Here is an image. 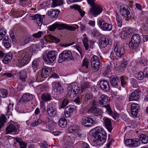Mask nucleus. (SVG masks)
<instances>
[{"label":"nucleus","instance_id":"obj_61","mask_svg":"<svg viewBox=\"0 0 148 148\" xmlns=\"http://www.w3.org/2000/svg\"><path fill=\"white\" fill-rule=\"evenodd\" d=\"M5 117L4 115H1L0 118V123L4 125L5 123Z\"/></svg>","mask_w":148,"mask_h":148},{"label":"nucleus","instance_id":"obj_27","mask_svg":"<svg viewBox=\"0 0 148 148\" xmlns=\"http://www.w3.org/2000/svg\"><path fill=\"white\" fill-rule=\"evenodd\" d=\"M79 126L76 125H72L70 126L68 129L69 131L70 132L73 133L79 132Z\"/></svg>","mask_w":148,"mask_h":148},{"label":"nucleus","instance_id":"obj_34","mask_svg":"<svg viewBox=\"0 0 148 148\" xmlns=\"http://www.w3.org/2000/svg\"><path fill=\"white\" fill-rule=\"evenodd\" d=\"M131 40L139 44L140 42V36L137 34H134L132 36Z\"/></svg>","mask_w":148,"mask_h":148},{"label":"nucleus","instance_id":"obj_53","mask_svg":"<svg viewBox=\"0 0 148 148\" xmlns=\"http://www.w3.org/2000/svg\"><path fill=\"white\" fill-rule=\"evenodd\" d=\"M11 40L3 42V44L4 47L6 48H8L11 46Z\"/></svg>","mask_w":148,"mask_h":148},{"label":"nucleus","instance_id":"obj_10","mask_svg":"<svg viewBox=\"0 0 148 148\" xmlns=\"http://www.w3.org/2000/svg\"><path fill=\"white\" fill-rule=\"evenodd\" d=\"M102 8L99 5L96 4L91 6L90 9V14L96 16L102 12Z\"/></svg>","mask_w":148,"mask_h":148},{"label":"nucleus","instance_id":"obj_59","mask_svg":"<svg viewBox=\"0 0 148 148\" xmlns=\"http://www.w3.org/2000/svg\"><path fill=\"white\" fill-rule=\"evenodd\" d=\"M66 111H67V110H69L70 111H74L76 110L75 106L73 105H71L68 106L65 108Z\"/></svg>","mask_w":148,"mask_h":148},{"label":"nucleus","instance_id":"obj_51","mask_svg":"<svg viewBox=\"0 0 148 148\" xmlns=\"http://www.w3.org/2000/svg\"><path fill=\"white\" fill-rule=\"evenodd\" d=\"M79 144L81 145V147L82 148H90V147L88 144L83 142L80 141L79 142Z\"/></svg>","mask_w":148,"mask_h":148},{"label":"nucleus","instance_id":"obj_22","mask_svg":"<svg viewBox=\"0 0 148 148\" xmlns=\"http://www.w3.org/2000/svg\"><path fill=\"white\" fill-rule=\"evenodd\" d=\"M108 101L107 96L105 95H102L99 99V103L101 105L106 104Z\"/></svg>","mask_w":148,"mask_h":148},{"label":"nucleus","instance_id":"obj_43","mask_svg":"<svg viewBox=\"0 0 148 148\" xmlns=\"http://www.w3.org/2000/svg\"><path fill=\"white\" fill-rule=\"evenodd\" d=\"M8 94V90L4 89L0 90V95L3 97H5Z\"/></svg>","mask_w":148,"mask_h":148},{"label":"nucleus","instance_id":"obj_47","mask_svg":"<svg viewBox=\"0 0 148 148\" xmlns=\"http://www.w3.org/2000/svg\"><path fill=\"white\" fill-rule=\"evenodd\" d=\"M97 61H98V62L99 61V58L97 56H94L91 59V64H94L95 62H97Z\"/></svg>","mask_w":148,"mask_h":148},{"label":"nucleus","instance_id":"obj_54","mask_svg":"<svg viewBox=\"0 0 148 148\" xmlns=\"http://www.w3.org/2000/svg\"><path fill=\"white\" fill-rule=\"evenodd\" d=\"M42 34V33L41 31H39L36 33L33 34V36L36 38H40Z\"/></svg>","mask_w":148,"mask_h":148},{"label":"nucleus","instance_id":"obj_56","mask_svg":"<svg viewBox=\"0 0 148 148\" xmlns=\"http://www.w3.org/2000/svg\"><path fill=\"white\" fill-rule=\"evenodd\" d=\"M69 102V100L67 98H65L63 101L61 105L62 108H64L66 106Z\"/></svg>","mask_w":148,"mask_h":148},{"label":"nucleus","instance_id":"obj_7","mask_svg":"<svg viewBox=\"0 0 148 148\" xmlns=\"http://www.w3.org/2000/svg\"><path fill=\"white\" fill-rule=\"evenodd\" d=\"M114 51L115 55L119 58H123L125 55L124 48L122 45L116 44L114 48Z\"/></svg>","mask_w":148,"mask_h":148},{"label":"nucleus","instance_id":"obj_63","mask_svg":"<svg viewBox=\"0 0 148 148\" xmlns=\"http://www.w3.org/2000/svg\"><path fill=\"white\" fill-rule=\"evenodd\" d=\"M76 27H75L71 26L66 25V29L71 31H74L75 30Z\"/></svg>","mask_w":148,"mask_h":148},{"label":"nucleus","instance_id":"obj_46","mask_svg":"<svg viewBox=\"0 0 148 148\" xmlns=\"http://www.w3.org/2000/svg\"><path fill=\"white\" fill-rule=\"evenodd\" d=\"M121 82V85L122 86H124L127 84V82L126 81V78L123 76H122L120 77Z\"/></svg>","mask_w":148,"mask_h":148},{"label":"nucleus","instance_id":"obj_62","mask_svg":"<svg viewBox=\"0 0 148 148\" xmlns=\"http://www.w3.org/2000/svg\"><path fill=\"white\" fill-rule=\"evenodd\" d=\"M143 74V77H148V67H146L144 69Z\"/></svg>","mask_w":148,"mask_h":148},{"label":"nucleus","instance_id":"obj_14","mask_svg":"<svg viewBox=\"0 0 148 148\" xmlns=\"http://www.w3.org/2000/svg\"><path fill=\"white\" fill-rule=\"evenodd\" d=\"M32 99V95L29 93H26L24 94L21 98L19 102L22 103L27 102Z\"/></svg>","mask_w":148,"mask_h":148},{"label":"nucleus","instance_id":"obj_2","mask_svg":"<svg viewBox=\"0 0 148 148\" xmlns=\"http://www.w3.org/2000/svg\"><path fill=\"white\" fill-rule=\"evenodd\" d=\"M93 136L94 141L97 145H102L106 140L107 134L103 128H99L96 130Z\"/></svg>","mask_w":148,"mask_h":148},{"label":"nucleus","instance_id":"obj_32","mask_svg":"<svg viewBox=\"0 0 148 148\" xmlns=\"http://www.w3.org/2000/svg\"><path fill=\"white\" fill-rule=\"evenodd\" d=\"M81 90L82 92L86 91L88 88L90 87V84L89 82H85L81 85Z\"/></svg>","mask_w":148,"mask_h":148},{"label":"nucleus","instance_id":"obj_1","mask_svg":"<svg viewBox=\"0 0 148 148\" xmlns=\"http://www.w3.org/2000/svg\"><path fill=\"white\" fill-rule=\"evenodd\" d=\"M36 49V45H32L24 50L19 51L16 56L18 63L20 67L27 64L30 61L32 55L35 52Z\"/></svg>","mask_w":148,"mask_h":148},{"label":"nucleus","instance_id":"obj_4","mask_svg":"<svg viewBox=\"0 0 148 148\" xmlns=\"http://www.w3.org/2000/svg\"><path fill=\"white\" fill-rule=\"evenodd\" d=\"M120 12L122 16H123L125 20L128 21L131 19L132 16L130 8L127 6L120 7Z\"/></svg>","mask_w":148,"mask_h":148},{"label":"nucleus","instance_id":"obj_26","mask_svg":"<svg viewBox=\"0 0 148 148\" xmlns=\"http://www.w3.org/2000/svg\"><path fill=\"white\" fill-rule=\"evenodd\" d=\"M60 12L59 10L58 9L51 10L48 12V15L52 18H56L57 17Z\"/></svg>","mask_w":148,"mask_h":148},{"label":"nucleus","instance_id":"obj_39","mask_svg":"<svg viewBox=\"0 0 148 148\" xmlns=\"http://www.w3.org/2000/svg\"><path fill=\"white\" fill-rule=\"evenodd\" d=\"M88 39L86 37H84L82 40V42L84 45L86 50H87L88 49L89 47V45L88 43Z\"/></svg>","mask_w":148,"mask_h":148},{"label":"nucleus","instance_id":"obj_58","mask_svg":"<svg viewBox=\"0 0 148 148\" xmlns=\"http://www.w3.org/2000/svg\"><path fill=\"white\" fill-rule=\"evenodd\" d=\"M48 38L51 40H54L56 42H59L60 41L59 39L51 35L49 36Z\"/></svg>","mask_w":148,"mask_h":148},{"label":"nucleus","instance_id":"obj_52","mask_svg":"<svg viewBox=\"0 0 148 148\" xmlns=\"http://www.w3.org/2000/svg\"><path fill=\"white\" fill-rule=\"evenodd\" d=\"M127 62L126 60H124L122 61L120 65V67L123 69H125L127 66Z\"/></svg>","mask_w":148,"mask_h":148},{"label":"nucleus","instance_id":"obj_50","mask_svg":"<svg viewBox=\"0 0 148 148\" xmlns=\"http://www.w3.org/2000/svg\"><path fill=\"white\" fill-rule=\"evenodd\" d=\"M13 105V104H9L7 107V111H12L15 110L17 111L15 107L14 108Z\"/></svg>","mask_w":148,"mask_h":148},{"label":"nucleus","instance_id":"obj_45","mask_svg":"<svg viewBox=\"0 0 148 148\" xmlns=\"http://www.w3.org/2000/svg\"><path fill=\"white\" fill-rule=\"evenodd\" d=\"M6 32L4 29H0V40H2L3 38L6 34Z\"/></svg>","mask_w":148,"mask_h":148},{"label":"nucleus","instance_id":"obj_3","mask_svg":"<svg viewBox=\"0 0 148 148\" xmlns=\"http://www.w3.org/2000/svg\"><path fill=\"white\" fill-rule=\"evenodd\" d=\"M74 59L72 54L70 51L65 50L60 54L58 61L59 63H62L64 61L73 60Z\"/></svg>","mask_w":148,"mask_h":148},{"label":"nucleus","instance_id":"obj_25","mask_svg":"<svg viewBox=\"0 0 148 148\" xmlns=\"http://www.w3.org/2000/svg\"><path fill=\"white\" fill-rule=\"evenodd\" d=\"M92 97V96L88 93L86 92L84 93L81 96V100L83 103H85Z\"/></svg>","mask_w":148,"mask_h":148},{"label":"nucleus","instance_id":"obj_31","mask_svg":"<svg viewBox=\"0 0 148 148\" xmlns=\"http://www.w3.org/2000/svg\"><path fill=\"white\" fill-rule=\"evenodd\" d=\"M27 76L26 72L24 71H21L20 73V79L23 82H25Z\"/></svg>","mask_w":148,"mask_h":148},{"label":"nucleus","instance_id":"obj_15","mask_svg":"<svg viewBox=\"0 0 148 148\" xmlns=\"http://www.w3.org/2000/svg\"><path fill=\"white\" fill-rule=\"evenodd\" d=\"M139 93L138 90H135L129 96V101H137L140 97Z\"/></svg>","mask_w":148,"mask_h":148},{"label":"nucleus","instance_id":"obj_23","mask_svg":"<svg viewBox=\"0 0 148 148\" xmlns=\"http://www.w3.org/2000/svg\"><path fill=\"white\" fill-rule=\"evenodd\" d=\"M17 131V128L13 125L10 124L6 128V134H8L11 132H15Z\"/></svg>","mask_w":148,"mask_h":148},{"label":"nucleus","instance_id":"obj_9","mask_svg":"<svg viewBox=\"0 0 148 148\" xmlns=\"http://www.w3.org/2000/svg\"><path fill=\"white\" fill-rule=\"evenodd\" d=\"M53 89L57 95L62 94L64 92V89L59 82H54L52 83Z\"/></svg>","mask_w":148,"mask_h":148},{"label":"nucleus","instance_id":"obj_11","mask_svg":"<svg viewBox=\"0 0 148 148\" xmlns=\"http://www.w3.org/2000/svg\"><path fill=\"white\" fill-rule=\"evenodd\" d=\"M98 84L99 85L101 89L106 92H108L110 90V87L108 81L102 79L98 82Z\"/></svg>","mask_w":148,"mask_h":148},{"label":"nucleus","instance_id":"obj_12","mask_svg":"<svg viewBox=\"0 0 148 148\" xmlns=\"http://www.w3.org/2000/svg\"><path fill=\"white\" fill-rule=\"evenodd\" d=\"M81 123L85 126L90 127L94 125V122L91 118L84 117L81 120Z\"/></svg>","mask_w":148,"mask_h":148},{"label":"nucleus","instance_id":"obj_33","mask_svg":"<svg viewBox=\"0 0 148 148\" xmlns=\"http://www.w3.org/2000/svg\"><path fill=\"white\" fill-rule=\"evenodd\" d=\"M63 4V0H53L52 6L53 7H55L60 6Z\"/></svg>","mask_w":148,"mask_h":148},{"label":"nucleus","instance_id":"obj_19","mask_svg":"<svg viewBox=\"0 0 148 148\" xmlns=\"http://www.w3.org/2000/svg\"><path fill=\"white\" fill-rule=\"evenodd\" d=\"M103 124L109 132H111L112 130V126L111 121L107 118L104 119Z\"/></svg>","mask_w":148,"mask_h":148},{"label":"nucleus","instance_id":"obj_40","mask_svg":"<svg viewBox=\"0 0 148 148\" xmlns=\"http://www.w3.org/2000/svg\"><path fill=\"white\" fill-rule=\"evenodd\" d=\"M67 94L71 98H73L77 94L75 93V92L72 90L71 88L69 87L68 89Z\"/></svg>","mask_w":148,"mask_h":148},{"label":"nucleus","instance_id":"obj_20","mask_svg":"<svg viewBox=\"0 0 148 148\" xmlns=\"http://www.w3.org/2000/svg\"><path fill=\"white\" fill-rule=\"evenodd\" d=\"M110 83L111 85L114 87L118 86V83L120 82L119 79L116 77L112 76L110 79Z\"/></svg>","mask_w":148,"mask_h":148},{"label":"nucleus","instance_id":"obj_38","mask_svg":"<svg viewBox=\"0 0 148 148\" xmlns=\"http://www.w3.org/2000/svg\"><path fill=\"white\" fill-rule=\"evenodd\" d=\"M108 113L115 120H116L119 117V114L116 112H108Z\"/></svg>","mask_w":148,"mask_h":148},{"label":"nucleus","instance_id":"obj_64","mask_svg":"<svg viewBox=\"0 0 148 148\" xmlns=\"http://www.w3.org/2000/svg\"><path fill=\"white\" fill-rule=\"evenodd\" d=\"M65 148H73V143L70 141L67 143Z\"/></svg>","mask_w":148,"mask_h":148},{"label":"nucleus","instance_id":"obj_18","mask_svg":"<svg viewBox=\"0 0 148 148\" xmlns=\"http://www.w3.org/2000/svg\"><path fill=\"white\" fill-rule=\"evenodd\" d=\"M51 71L50 68L48 67L45 66L42 69L41 76L42 77L46 78L49 75Z\"/></svg>","mask_w":148,"mask_h":148},{"label":"nucleus","instance_id":"obj_44","mask_svg":"<svg viewBox=\"0 0 148 148\" xmlns=\"http://www.w3.org/2000/svg\"><path fill=\"white\" fill-rule=\"evenodd\" d=\"M101 33L96 29H93L92 32V35L93 36L98 37L100 35Z\"/></svg>","mask_w":148,"mask_h":148},{"label":"nucleus","instance_id":"obj_42","mask_svg":"<svg viewBox=\"0 0 148 148\" xmlns=\"http://www.w3.org/2000/svg\"><path fill=\"white\" fill-rule=\"evenodd\" d=\"M93 64H91L92 66L93 67L95 71H97L99 69L100 63V61L98 62V61H97V62H95V63Z\"/></svg>","mask_w":148,"mask_h":148},{"label":"nucleus","instance_id":"obj_5","mask_svg":"<svg viewBox=\"0 0 148 148\" xmlns=\"http://www.w3.org/2000/svg\"><path fill=\"white\" fill-rule=\"evenodd\" d=\"M57 53L53 51H49L43 56V58L47 63H51L55 60Z\"/></svg>","mask_w":148,"mask_h":148},{"label":"nucleus","instance_id":"obj_29","mask_svg":"<svg viewBox=\"0 0 148 148\" xmlns=\"http://www.w3.org/2000/svg\"><path fill=\"white\" fill-rule=\"evenodd\" d=\"M139 44V43L135 42L131 40L129 42V47L131 49H134L136 51H137Z\"/></svg>","mask_w":148,"mask_h":148},{"label":"nucleus","instance_id":"obj_30","mask_svg":"<svg viewBox=\"0 0 148 148\" xmlns=\"http://www.w3.org/2000/svg\"><path fill=\"white\" fill-rule=\"evenodd\" d=\"M67 123V121L65 118H61L58 121L59 125L61 127H65Z\"/></svg>","mask_w":148,"mask_h":148},{"label":"nucleus","instance_id":"obj_16","mask_svg":"<svg viewBox=\"0 0 148 148\" xmlns=\"http://www.w3.org/2000/svg\"><path fill=\"white\" fill-rule=\"evenodd\" d=\"M31 19L32 20H34L38 24V26H41L42 24L43 18L42 16L38 14H35L34 15H32L30 16Z\"/></svg>","mask_w":148,"mask_h":148},{"label":"nucleus","instance_id":"obj_24","mask_svg":"<svg viewBox=\"0 0 148 148\" xmlns=\"http://www.w3.org/2000/svg\"><path fill=\"white\" fill-rule=\"evenodd\" d=\"M12 58V53L11 52H9L5 56L3 60L2 61L3 63L7 64L11 60Z\"/></svg>","mask_w":148,"mask_h":148},{"label":"nucleus","instance_id":"obj_37","mask_svg":"<svg viewBox=\"0 0 148 148\" xmlns=\"http://www.w3.org/2000/svg\"><path fill=\"white\" fill-rule=\"evenodd\" d=\"M72 90L76 94H77L79 91L80 88L79 86L74 84H72L70 87Z\"/></svg>","mask_w":148,"mask_h":148},{"label":"nucleus","instance_id":"obj_60","mask_svg":"<svg viewBox=\"0 0 148 148\" xmlns=\"http://www.w3.org/2000/svg\"><path fill=\"white\" fill-rule=\"evenodd\" d=\"M147 60L145 59L141 58L139 61V63L142 65L145 66L147 64Z\"/></svg>","mask_w":148,"mask_h":148},{"label":"nucleus","instance_id":"obj_8","mask_svg":"<svg viewBox=\"0 0 148 148\" xmlns=\"http://www.w3.org/2000/svg\"><path fill=\"white\" fill-rule=\"evenodd\" d=\"M98 26L102 30L104 31H110L112 27L111 24L106 22L103 19L99 20Z\"/></svg>","mask_w":148,"mask_h":148},{"label":"nucleus","instance_id":"obj_57","mask_svg":"<svg viewBox=\"0 0 148 148\" xmlns=\"http://www.w3.org/2000/svg\"><path fill=\"white\" fill-rule=\"evenodd\" d=\"M30 40V38L29 37H26L22 42L21 44L23 45H25L26 44L28 43Z\"/></svg>","mask_w":148,"mask_h":148},{"label":"nucleus","instance_id":"obj_48","mask_svg":"<svg viewBox=\"0 0 148 148\" xmlns=\"http://www.w3.org/2000/svg\"><path fill=\"white\" fill-rule=\"evenodd\" d=\"M76 9L79 12L81 16L82 17H83L85 13V12L84 11H82V10L80 7L79 6H77L76 7Z\"/></svg>","mask_w":148,"mask_h":148},{"label":"nucleus","instance_id":"obj_35","mask_svg":"<svg viewBox=\"0 0 148 148\" xmlns=\"http://www.w3.org/2000/svg\"><path fill=\"white\" fill-rule=\"evenodd\" d=\"M140 139L143 143L146 144L148 142V136L145 134H142L140 135Z\"/></svg>","mask_w":148,"mask_h":148},{"label":"nucleus","instance_id":"obj_6","mask_svg":"<svg viewBox=\"0 0 148 148\" xmlns=\"http://www.w3.org/2000/svg\"><path fill=\"white\" fill-rule=\"evenodd\" d=\"M125 143L126 146L133 147L138 146L140 142L138 138L127 139L125 141Z\"/></svg>","mask_w":148,"mask_h":148},{"label":"nucleus","instance_id":"obj_36","mask_svg":"<svg viewBox=\"0 0 148 148\" xmlns=\"http://www.w3.org/2000/svg\"><path fill=\"white\" fill-rule=\"evenodd\" d=\"M32 66L34 70L33 72H36V71L39 68V62L37 60H34L32 62Z\"/></svg>","mask_w":148,"mask_h":148},{"label":"nucleus","instance_id":"obj_41","mask_svg":"<svg viewBox=\"0 0 148 148\" xmlns=\"http://www.w3.org/2000/svg\"><path fill=\"white\" fill-rule=\"evenodd\" d=\"M139 106L137 103H133L131 105V111H138L139 110Z\"/></svg>","mask_w":148,"mask_h":148},{"label":"nucleus","instance_id":"obj_28","mask_svg":"<svg viewBox=\"0 0 148 148\" xmlns=\"http://www.w3.org/2000/svg\"><path fill=\"white\" fill-rule=\"evenodd\" d=\"M41 99L43 101L47 102L50 101L51 99V98L50 94L45 93L42 95Z\"/></svg>","mask_w":148,"mask_h":148},{"label":"nucleus","instance_id":"obj_21","mask_svg":"<svg viewBox=\"0 0 148 148\" xmlns=\"http://www.w3.org/2000/svg\"><path fill=\"white\" fill-rule=\"evenodd\" d=\"M45 123H47L48 127L49 129L52 130L56 125V123L53 120L50 119L49 118H47L45 120Z\"/></svg>","mask_w":148,"mask_h":148},{"label":"nucleus","instance_id":"obj_55","mask_svg":"<svg viewBox=\"0 0 148 148\" xmlns=\"http://www.w3.org/2000/svg\"><path fill=\"white\" fill-rule=\"evenodd\" d=\"M42 123V121L38 119L37 121L34 122L31 124V125L32 127H35L37 126Z\"/></svg>","mask_w":148,"mask_h":148},{"label":"nucleus","instance_id":"obj_49","mask_svg":"<svg viewBox=\"0 0 148 148\" xmlns=\"http://www.w3.org/2000/svg\"><path fill=\"white\" fill-rule=\"evenodd\" d=\"M47 111H56V109L54 106L50 104L47 107Z\"/></svg>","mask_w":148,"mask_h":148},{"label":"nucleus","instance_id":"obj_13","mask_svg":"<svg viewBox=\"0 0 148 148\" xmlns=\"http://www.w3.org/2000/svg\"><path fill=\"white\" fill-rule=\"evenodd\" d=\"M66 24L63 23H59L58 22H56L49 27V30L53 31H54L57 28H58V30L66 29Z\"/></svg>","mask_w":148,"mask_h":148},{"label":"nucleus","instance_id":"obj_17","mask_svg":"<svg viewBox=\"0 0 148 148\" xmlns=\"http://www.w3.org/2000/svg\"><path fill=\"white\" fill-rule=\"evenodd\" d=\"M99 42L100 47L103 48L106 47L109 43L108 39L103 36H101L100 38Z\"/></svg>","mask_w":148,"mask_h":148}]
</instances>
